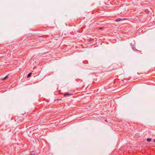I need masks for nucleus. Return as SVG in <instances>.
I'll return each instance as SVG.
<instances>
[{"instance_id": "6e6552de", "label": "nucleus", "mask_w": 155, "mask_h": 155, "mask_svg": "<svg viewBox=\"0 0 155 155\" xmlns=\"http://www.w3.org/2000/svg\"><path fill=\"white\" fill-rule=\"evenodd\" d=\"M154 142H155V139L154 140Z\"/></svg>"}, {"instance_id": "0eeeda50", "label": "nucleus", "mask_w": 155, "mask_h": 155, "mask_svg": "<svg viewBox=\"0 0 155 155\" xmlns=\"http://www.w3.org/2000/svg\"><path fill=\"white\" fill-rule=\"evenodd\" d=\"M30 155H35V153H33V152H32Z\"/></svg>"}, {"instance_id": "7ed1b4c3", "label": "nucleus", "mask_w": 155, "mask_h": 155, "mask_svg": "<svg viewBox=\"0 0 155 155\" xmlns=\"http://www.w3.org/2000/svg\"><path fill=\"white\" fill-rule=\"evenodd\" d=\"M31 75V73H29L27 75V77L28 78H29Z\"/></svg>"}, {"instance_id": "423d86ee", "label": "nucleus", "mask_w": 155, "mask_h": 155, "mask_svg": "<svg viewBox=\"0 0 155 155\" xmlns=\"http://www.w3.org/2000/svg\"><path fill=\"white\" fill-rule=\"evenodd\" d=\"M130 45H131V46H132L133 49L134 50V45H132V43H131Z\"/></svg>"}, {"instance_id": "20e7f679", "label": "nucleus", "mask_w": 155, "mask_h": 155, "mask_svg": "<svg viewBox=\"0 0 155 155\" xmlns=\"http://www.w3.org/2000/svg\"><path fill=\"white\" fill-rule=\"evenodd\" d=\"M71 94H69V93H65L64 95V96H68V95H70Z\"/></svg>"}, {"instance_id": "f257e3e1", "label": "nucleus", "mask_w": 155, "mask_h": 155, "mask_svg": "<svg viewBox=\"0 0 155 155\" xmlns=\"http://www.w3.org/2000/svg\"><path fill=\"white\" fill-rule=\"evenodd\" d=\"M125 19H122L121 18H118L116 19L115 20V21H117V22H118V21H121V20H124Z\"/></svg>"}, {"instance_id": "f03ea898", "label": "nucleus", "mask_w": 155, "mask_h": 155, "mask_svg": "<svg viewBox=\"0 0 155 155\" xmlns=\"http://www.w3.org/2000/svg\"><path fill=\"white\" fill-rule=\"evenodd\" d=\"M8 75H6L5 77L2 79V80H5L8 78Z\"/></svg>"}, {"instance_id": "39448f33", "label": "nucleus", "mask_w": 155, "mask_h": 155, "mask_svg": "<svg viewBox=\"0 0 155 155\" xmlns=\"http://www.w3.org/2000/svg\"><path fill=\"white\" fill-rule=\"evenodd\" d=\"M151 140V139L150 138H148L147 139V141H150Z\"/></svg>"}]
</instances>
